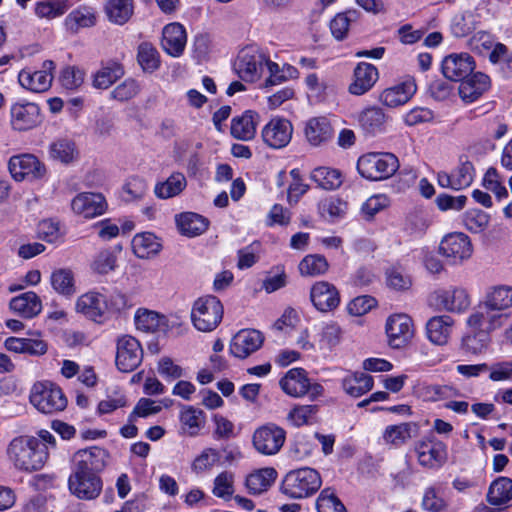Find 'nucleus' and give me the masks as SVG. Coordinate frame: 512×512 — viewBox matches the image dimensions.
<instances>
[{"label":"nucleus","instance_id":"30","mask_svg":"<svg viewBox=\"0 0 512 512\" xmlns=\"http://www.w3.org/2000/svg\"><path fill=\"white\" fill-rule=\"evenodd\" d=\"M136 329L145 333H166L170 329L165 315L146 308H139L134 315Z\"/></svg>","mask_w":512,"mask_h":512},{"label":"nucleus","instance_id":"16","mask_svg":"<svg viewBox=\"0 0 512 512\" xmlns=\"http://www.w3.org/2000/svg\"><path fill=\"white\" fill-rule=\"evenodd\" d=\"M54 69L55 64L51 60L44 61L40 70L24 69L18 75L19 84L34 93L45 92L51 87Z\"/></svg>","mask_w":512,"mask_h":512},{"label":"nucleus","instance_id":"62","mask_svg":"<svg viewBox=\"0 0 512 512\" xmlns=\"http://www.w3.org/2000/svg\"><path fill=\"white\" fill-rule=\"evenodd\" d=\"M147 189V183L143 178L131 176L122 186V199L125 202L138 201L144 197Z\"/></svg>","mask_w":512,"mask_h":512},{"label":"nucleus","instance_id":"59","mask_svg":"<svg viewBox=\"0 0 512 512\" xmlns=\"http://www.w3.org/2000/svg\"><path fill=\"white\" fill-rule=\"evenodd\" d=\"M235 475L231 471H222L213 480L212 494L225 501L230 500L235 492Z\"/></svg>","mask_w":512,"mask_h":512},{"label":"nucleus","instance_id":"38","mask_svg":"<svg viewBox=\"0 0 512 512\" xmlns=\"http://www.w3.org/2000/svg\"><path fill=\"white\" fill-rule=\"evenodd\" d=\"M416 431V425L410 422L388 425L383 431L382 438L386 445L399 448L405 445Z\"/></svg>","mask_w":512,"mask_h":512},{"label":"nucleus","instance_id":"55","mask_svg":"<svg viewBox=\"0 0 512 512\" xmlns=\"http://www.w3.org/2000/svg\"><path fill=\"white\" fill-rule=\"evenodd\" d=\"M512 499V479L499 477L494 480L488 490L487 501L494 506L506 504Z\"/></svg>","mask_w":512,"mask_h":512},{"label":"nucleus","instance_id":"31","mask_svg":"<svg viewBox=\"0 0 512 512\" xmlns=\"http://www.w3.org/2000/svg\"><path fill=\"white\" fill-rule=\"evenodd\" d=\"M206 423L205 413L194 406H183L179 412V431L188 437L198 436Z\"/></svg>","mask_w":512,"mask_h":512},{"label":"nucleus","instance_id":"44","mask_svg":"<svg viewBox=\"0 0 512 512\" xmlns=\"http://www.w3.org/2000/svg\"><path fill=\"white\" fill-rule=\"evenodd\" d=\"M121 249V246H117L114 249L106 248L97 252L90 263L91 271L97 275H107L115 271Z\"/></svg>","mask_w":512,"mask_h":512},{"label":"nucleus","instance_id":"27","mask_svg":"<svg viewBox=\"0 0 512 512\" xmlns=\"http://www.w3.org/2000/svg\"><path fill=\"white\" fill-rule=\"evenodd\" d=\"M417 85L411 77L401 83L384 89L379 95V101L390 108L406 104L416 93Z\"/></svg>","mask_w":512,"mask_h":512},{"label":"nucleus","instance_id":"32","mask_svg":"<svg viewBox=\"0 0 512 512\" xmlns=\"http://www.w3.org/2000/svg\"><path fill=\"white\" fill-rule=\"evenodd\" d=\"M454 320L448 315L434 316L426 323L428 340L439 346L446 345L451 337Z\"/></svg>","mask_w":512,"mask_h":512},{"label":"nucleus","instance_id":"57","mask_svg":"<svg viewBox=\"0 0 512 512\" xmlns=\"http://www.w3.org/2000/svg\"><path fill=\"white\" fill-rule=\"evenodd\" d=\"M319 407L317 405H296L287 415V420L295 427L311 425L316 422Z\"/></svg>","mask_w":512,"mask_h":512},{"label":"nucleus","instance_id":"40","mask_svg":"<svg viewBox=\"0 0 512 512\" xmlns=\"http://www.w3.org/2000/svg\"><path fill=\"white\" fill-rule=\"evenodd\" d=\"M131 246L135 256L140 259L151 258L162 249L160 239L150 232L136 234L132 239Z\"/></svg>","mask_w":512,"mask_h":512},{"label":"nucleus","instance_id":"39","mask_svg":"<svg viewBox=\"0 0 512 512\" xmlns=\"http://www.w3.org/2000/svg\"><path fill=\"white\" fill-rule=\"evenodd\" d=\"M417 394L427 402L445 401V403L461 396L456 387L447 384H422L417 388Z\"/></svg>","mask_w":512,"mask_h":512},{"label":"nucleus","instance_id":"61","mask_svg":"<svg viewBox=\"0 0 512 512\" xmlns=\"http://www.w3.org/2000/svg\"><path fill=\"white\" fill-rule=\"evenodd\" d=\"M358 19V12L356 10H347L343 13L337 14L330 22V29L332 35L337 40H342L347 36L351 23Z\"/></svg>","mask_w":512,"mask_h":512},{"label":"nucleus","instance_id":"51","mask_svg":"<svg viewBox=\"0 0 512 512\" xmlns=\"http://www.w3.org/2000/svg\"><path fill=\"white\" fill-rule=\"evenodd\" d=\"M124 75L123 66L115 61L103 64L94 74L93 85L98 89H107Z\"/></svg>","mask_w":512,"mask_h":512},{"label":"nucleus","instance_id":"13","mask_svg":"<svg viewBox=\"0 0 512 512\" xmlns=\"http://www.w3.org/2000/svg\"><path fill=\"white\" fill-rule=\"evenodd\" d=\"M418 463L429 469L440 468L447 459V446L435 437L422 438L415 445Z\"/></svg>","mask_w":512,"mask_h":512},{"label":"nucleus","instance_id":"14","mask_svg":"<svg viewBox=\"0 0 512 512\" xmlns=\"http://www.w3.org/2000/svg\"><path fill=\"white\" fill-rule=\"evenodd\" d=\"M42 122V114L36 103L18 101L10 108V125L15 131L31 130Z\"/></svg>","mask_w":512,"mask_h":512},{"label":"nucleus","instance_id":"35","mask_svg":"<svg viewBox=\"0 0 512 512\" xmlns=\"http://www.w3.org/2000/svg\"><path fill=\"white\" fill-rule=\"evenodd\" d=\"M259 114L253 110H246L231 121V135L242 141H249L255 137Z\"/></svg>","mask_w":512,"mask_h":512},{"label":"nucleus","instance_id":"54","mask_svg":"<svg viewBox=\"0 0 512 512\" xmlns=\"http://www.w3.org/2000/svg\"><path fill=\"white\" fill-rule=\"evenodd\" d=\"M137 62L146 73H153L160 68L161 57L156 47L147 41L137 47Z\"/></svg>","mask_w":512,"mask_h":512},{"label":"nucleus","instance_id":"9","mask_svg":"<svg viewBox=\"0 0 512 512\" xmlns=\"http://www.w3.org/2000/svg\"><path fill=\"white\" fill-rule=\"evenodd\" d=\"M439 252L450 264L460 265L472 257L473 245L465 233L453 232L442 238Z\"/></svg>","mask_w":512,"mask_h":512},{"label":"nucleus","instance_id":"50","mask_svg":"<svg viewBox=\"0 0 512 512\" xmlns=\"http://www.w3.org/2000/svg\"><path fill=\"white\" fill-rule=\"evenodd\" d=\"M187 186L184 174L172 173L165 181L158 182L154 187L155 195L160 199H169L178 196Z\"/></svg>","mask_w":512,"mask_h":512},{"label":"nucleus","instance_id":"2","mask_svg":"<svg viewBox=\"0 0 512 512\" xmlns=\"http://www.w3.org/2000/svg\"><path fill=\"white\" fill-rule=\"evenodd\" d=\"M6 454L17 470L29 473L42 469L48 460L44 443L28 435L15 437L7 446Z\"/></svg>","mask_w":512,"mask_h":512},{"label":"nucleus","instance_id":"8","mask_svg":"<svg viewBox=\"0 0 512 512\" xmlns=\"http://www.w3.org/2000/svg\"><path fill=\"white\" fill-rule=\"evenodd\" d=\"M415 324L406 313H394L387 317L385 334L388 345L393 349L408 346L415 336Z\"/></svg>","mask_w":512,"mask_h":512},{"label":"nucleus","instance_id":"53","mask_svg":"<svg viewBox=\"0 0 512 512\" xmlns=\"http://www.w3.org/2000/svg\"><path fill=\"white\" fill-rule=\"evenodd\" d=\"M133 0H108L105 5V12L110 22L123 25L133 15Z\"/></svg>","mask_w":512,"mask_h":512},{"label":"nucleus","instance_id":"12","mask_svg":"<svg viewBox=\"0 0 512 512\" xmlns=\"http://www.w3.org/2000/svg\"><path fill=\"white\" fill-rule=\"evenodd\" d=\"M8 169L16 181H33L46 174L45 165L33 154H20L10 158Z\"/></svg>","mask_w":512,"mask_h":512},{"label":"nucleus","instance_id":"48","mask_svg":"<svg viewBox=\"0 0 512 512\" xmlns=\"http://www.w3.org/2000/svg\"><path fill=\"white\" fill-rule=\"evenodd\" d=\"M445 489L442 484L435 483L424 489L421 506L428 512H443L448 508L444 497Z\"/></svg>","mask_w":512,"mask_h":512},{"label":"nucleus","instance_id":"6","mask_svg":"<svg viewBox=\"0 0 512 512\" xmlns=\"http://www.w3.org/2000/svg\"><path fill=\"white\" fill-rule=\"evenodd\" d=\"M223 305L220 300L212 295L198 298L191 309V321L193 326L201 332L215 330L223 318Z\"/></svg>","mask_w":512,"mask_h":512},{"label":"nucleus","instance_id":"33","mask_svg":"<svg viewBox=\"0 0 512 512\" xmlns=\"http://www.w3.org/2000/svg\"><path fill=\"white\" fill-rule=\"evenodd\" d=\"M281 389L289 396L300 398L307 394L309 378L303 368H292L280 379Z\"/></svg>","mask_w":512,"mask_h":512},{"label":"nucleus","instance_id":"56","mask_svg":"<svg viewBox=\"0 0 512 512\" xmlns=\"http://www.w3.org/2000/svg\"><path fill=\"white\" fill-rule=\"evenodd\" d=\"M328 269L327 259L320 254H308L298 264V271L302 277L322 276Z\"/></svg>","mask_w":512,"mask_h":512},{"label":"nucleus","instance_id":"43","mask_svg":"<svg viewBox=\"0 0 512 512\" xmlns=\"http://www.w3.org/2000/svg\"><path fill=\"white\" fill-rule=\"evenodd\" d=\"M346 394L358 398L369 392L374 385L373 377L363 372L347 374L341 381Z\"/></svg>","mask_w":512,"mask_h":512},{"label":"nucleus","instance_id":"60","mask_svg":"<svg viewBox=\"0 0 512 512\" xmlns=\"http://www.w3.org/2000/svg\"><path fill=\"white\" fill-rule=\"evenodd\" d=\"M480 15L471 10L464 11L456 16L452 23V32L456 37H464L470 34L479 23Z\"/></svg>","mask_w":512,"mask_h":512},{"label":"nucleus","instance_id":"20","mask_svg":"<svg viewBox=\"0 0 512 512\" xmlns=\"http://www.w3.org/2000/svg\"><path fill=\"white\" fill-rule=\"evenodd\" d=\"M70 492L79 499L92 500L99 496L102 481L97 474L73 472L68 479Z\"/></svg>","mask_w":512,"mask_h":512},{"label":"nucleus","instance_id":"22","mask_svg":"<svg viewBox=\"0 0 512 512\" xmlns=\"http://www.w3.org/2000/svg\"><path fill=\"white\" fill-rule=\"evenodd\" d=\"M475 68L473 57L468 53H452L446 56L441 65L445 78L460 81L468 77Z\"/></svg>","mask_w":512,"mask_h":512},{"label":"nucleus","instance_id":"10","mask_svg":"<svg viewBox=\"0 0 512 512\" xmlns=\"http://www.w3.org/2000/svg\"><path fill=\"white\" fill-rule=\"evenodd\" d=\"M143 360L140 342L131 335H122L116 341L115 363L121 372H132Z\"/></svg>","mask_w":512,"mask_h":512},{"label":"nucleus","instance_id":"34","mask_svg":"<svg viewBox=\"0 0 512 512\" xmlns=\"http://www.w3.org/2000/svg\"><path fill=\"white\" fill-rule=\"evenodd\" d=\"M9 308L25 319H32L41 313L43 305L35 292L28 291L13 297L9 302Z\"/></svg>","mask_w":512,"mask_h":512},{"label":"nucleus","instance_id":"11","mask_svg":"<svg viewBox=\"0 0 512 512\" xmlns=\"http://www.w3.org/2000/svg\"><path fill=\"white\" fill-rule=\"evenodd\" d=\"M286 439L285 430L268 423L257 428L253 433V445L263 455H274L280 451Z\"/></svg>","mask_w":512,"mask_h":512},{"label":"nucleus","instance_id":"23","mask_svg":"<svg viewBox=\"0 0 512 512\" xmlns=\"http://www.w3.org/2000/svg\"><path fill=\"white\" fill-rule=\"evenodd\" d=\"M71 209L75 214L91 219L106 211L107 202L100 193L83 192L72 199Z\"/></svg>","mask_w":512,"mask_h":512},{"label":"nucleus","instance_id":"58","mask_svg":"<svg viewBox=\"0 0 512 512\" xmlns=\"http://www.w3.org/2000/svg\"><path fill=\"white\" fill-rule=\"evenodd\" d=\"M68 9L67 0H46L36 3L35 14L41 19L53 20L64 15Z\"/></svg>","mask_w":512,"mask_h":512},{"label":"nucleus","instance_id":"29","mask_svg":"<svg viewBox=\"0 0 512 512\" xmlns=\"http://www.w3.org/2000/svg\"><path fill=\"white\" fill-rule=\"evenodd\" d=\"M304 135L310 145L318 147L333 139L334 129L326 117H313L306 122Z\"/></svg>","mask_w":512,"mask_h":512},{"label":"nucleus","instance_id":"63","mask_svg":"<svg viewBox=\"0 0 512 512\" xmlns=\"http://www.w3.org/2000/svg\"><path fill=\"white\" fill-rule=\"evenodd\" d=\"M220 461V453L214 448H205L192 462L191 469L196 474L210 471Z\"/></svg>","mask_w":512,"mask_h":512},{"label":"nucleus","instance_id":"5","mask_svg":"<svg viewBox=\"0 0 512 512\" xmlns=\"http://www.w3.org/2000/svg\"><path fill=\"white\" fill-rule=\"evenodd\" d=\"M30 403L43 414H56L65 410L68 400L63 390L54 382L43 380L32 385Z\"/></svg>","mask_w":512,"mask_h":512},{"label":"nucleus","instance_id":"1","mask_svg":"<svg viewBox=\"0 0 512 512\" xmlns=\"http://www.w3.org/2000/svg\"><path fill=\"white\" fill-rule=\"evenodd\" d=\"M512 316V286L497 284L488 287L477 308L466 320L467 325L479 332L490 333L502 328Z\"/></svg>","mask_w":512,"mask_h":512},{"label":"nucleus","instance_id":"41","mask_svg":"<svg viewBox=\"0 0 512 512\" xmlns=\"http://www.w3.org/2000/svg\"><path fill=\"white\" fill-rule=\"evenodd\" d=\"M358 122L366 135L375 136L385 131L386 115L381 108L370 107L359 114Z\"/></svg>","mask_w":512,"mask_h":512},{"label":"nucleus","instance_id":"24","mask_svg":"<svg viewBox=\"0 0 512 512\" xmlns=\"http://www.w3.org/2000/svg\"><path fill=\"white\" fill-rule=\"evenodd\" d=\"M475 177V169L473 164L468 161H461L460 164L453 169L450 173L439 172L437 179L438 183L443 188H450L453 190H462L469 187Z\"/></svg>","mask_w":512,"mask_h":512},{"label":"nucleus","instance_id":"52","mask_svg":"<svg viewBox=\"0 0 512 512\" xmlns=\"http://www.w3.org/2000/svg\"><path fill=\"white\" fill-rule=\"evenodd\" d=\"M310 179L323 190H335L343 182L339 170L330 167H317L312 170Z\"/></svg>","mask_w":512,"mask_h":512},{"label":"nucleus","instance_id":"49","mask_svg":"<svg viewBox=\"0 0 512 512\" xmlns=\"http://www.w3.org/2000/svg\"><path fill=\"white\" fill-rule=\"evenodd\" d=\"M95 24V12L89 7H79L73 10L64 20L66 29L71 33H77L80 29L89 28Z\"/></svg>","mask_w":512,"mask_h":512},{"label":"nucleus","instance_id":"37","mask_svg":"<svg viewBox=\"0 0 512 512\" xmlns=\"http://www.w3.org/2000/svg\"><path fill=\"white\" fill-rule=\"evenodd\" d=\"M179 232L187 237H196L203 234L209 226V221L204 216L194 212H184L175 218Z\"/></svg>","mask_w":512,"mask_h":512},{"label":"nucleus","instance_id":"25","mask_svg":"<svg viewBox=\"0 0 512 512\" xmlns=\"http://www.w3.org/2000/svg\"><path fill=\"white\" fill-rule=\"evenodd\" d=\"M438 305L448 312L462 313L471 305L468 291L461 287H450L435 292Z\"/></svg>","mask_w":512,"mask_h":512},{"label":"nucleus","instance_id":"19","mask_svg":"<svg viewBox=\"0 0 512 512\" xmlns=\"http://www.w3.org/2000/svg\"><path fill=\"white\" fill-rule=\"evenodd\" d=\"M106 458V451L97 446L79 450L73 456V472L97 474L104 469Z\"/></svg>","mask_w":512,"mask_h":512},{"label":"nucleus","instance_id":"15","mask_svg":"<svg viewBox=\"0 0 512 512\" xmlns=\"http://www.w3.org/2000/svg\"><path fill=\"white\" fill-rule=\"evenodd\" d=\"M310 301L313 307L321 313L336 310L341 302L338 288L328 281H316L310 287Z\"/></svg>","mask_w":512,"mask_h":512},{"label":"nucleus","instance_id":"7","mask_svg":"<svg viewBox=\"0 0 512 512\" xmlns=\"http://www.w3.org/2000/svg\"><path fill=\"white\" fill-rule=\"evenodd\" d=\"M266 53L257 45L242 48L234 61L236 74L246 82H256L264 73Z\"/></svg>","mask_w":512,"mask_h":512},{"label":"nucleus","instance_id":"64","mask_svg":"<svg viewBox=\"0 0 512 512\" xmlns=\"http://www.w3.org/2000/svg\"><path fill=\"white\" fill-rule=\"evenodd\" d=\"M318 512H346V508L333 490L326 488L321 491L316 501Z\"/></svg>","mask_w":512,"mask_h":512},{"label":"nucleus","instance_id":"4","mask_svg":"<svg viewBox=\"0 0 512 512\" xmlns=\"http://www.w3.org/2000/svg\"><path fill=\"white\" fill-rule=\"evenodd\" d=\"M399 169L398 158L388 152H370L359 157L357 170L359 174L370 181L386 180Z\"/></svg>","mask_w":512,"mask_h":512},{"label":"nucleus","instance_id":"45","mask_svg":"<svg viewBox=\"0 0 512 512\" xmlns=\"http://www.w3.org/2000/svg\"><path fill=\"white\" fill-rule=\"evenodd\" d=\"M49 157L64 165L75 162L79 157L76 144L66 138H61L50 143L48 148Z\"/></svg>","mask_w":512,"mask_h":512},{"label":"nucleus","instance_id":"21","mask_svg":"<svg viewBox=\"0 0 512 512\" xmlns=\"http://www.w3.org/2000/svg\"><path fill=\"white\" fill-rule=\"evenodd\" d=\"M264 342L263 334L255 329H242L237 332L230 343V353L240 359H245L257 350Z\"/></svg>","mask_w":512,"mask_h":512},{"label":"nucleus","instance_id":"18","mask_svg":"<svg viewBox=\"0 0 512 512\" xmlns=\"http://www.w3.org/2000/svg\"><path fill=\"white\" fill-rule=\"evenodd\" d=\"M108 310L107 297L95 290L81 294L75 302L76 313L93 321H99Z\"/></svg>","mask_w":512,"mask_h":512},{"label":"nucleus","instance_id":"36","mask_svg":"<svg viewBox=\"0 0 512 512\" xmlns=\"http://www.w3.org/2000/svg\"><path fill=\"white\" fill-rule=\"evenodd\" d=\"M460 81L458 93L465 103L476 101L490 86L489 77L481 72H477L471 77Z\"/></svg>","mask_w":512,"mask_h":512},{"label":"nucleus","instance_id":"47","mask_svg":"<svg viewBox=\"0 0 512 512\" xmlns=\"http://www.w3.org/2000/svg\"><path fill=\"white\" fill-rule=\"evenodd\" d=\"M342 339V329L334 321L322 322L317 332V343L320 350L332 351Z\"/></svg>","mask_w":512,"mask_h":512},{"label":"nucleus","instance_id":"3","mask_svg":"<svg viewBox=\"0 0 512 512\" xmlns=\"http://www.w3.org/2000/svg\"><path fill=\"white\" fill-rule=\"evenodd\" d=\"M319 472L310 467L289 471L281 483V492L291 499H304L314 495L321 487Z\"/></svg>","mask_w":512,"mask_h":512},{"label":"nucleus","instance_id":"42","mask_svg":"<svg viewBox=\"0 0 512 512\" xmlns=\"http://www.w3.org/2000/svg\"><path fill=\"white\" fill-rule=\"evenodd\" d=\"M277 478L274 468L266 467L250 473L246 477L245 486L250 494L259 495L267 491Z\"/></svg>","mask_w":512,"mask_h":512},{"label":"nucleus","instance_id":"26","mask_svg":"<svg viewBox=\"0 0 512 512\" xmlns=\"http://www.w3.org/2000/svg\"><path fill=\"white\" fill-rule=\"evenodd\" d=\"M378 78V69L373 64L360 62L354 68L348 91L352 95L361 96L372 89Z\"/></svg>","mask_w":512,"mask_h":512},{"label":"nucleus","instance_id":"28","mask_svg":"<svg viewBox=\"0 0 512 512\" xmlns=\"http://www.w3.org/2000/svg\"><path fill=\"white\" fill-rule=\"evenodd\" d=\"M187 33L185 27L173 22L164 26L162 31L161 45L163 50L172 57H180L185 50Z\"/></svg>","mask_w":512,"mask_h":512},{"label":"nucleus","instance_id":"17","mask_svg":"<svg viewBox=\"0 0 512 512\" xmlns=\"http://www.w3.org/2000/svg\"><path fill=\"white\" fill-rule=\"evenodd\" d=\"M293 126L291 122L282 117L272 118L261 131L264 143L273 149L287 146L292 138Z\"/></svg>","mask_w":512,"mask_h":512},{"label":"nucleus","instance_id":"46","mask_svg":"<svg viewBox=\"0 0 512 512\" xmlns=\"http://www.w3.org/2000/svg\"><path fill=\"white\" fill-rule=\"evenodd\" d=\"M49 281L53 291L61 296L71 297L76 293L75 276L69 268L53 270Z\"/></svg>","mask_w":512,"mask_h":512}]
</instances>
